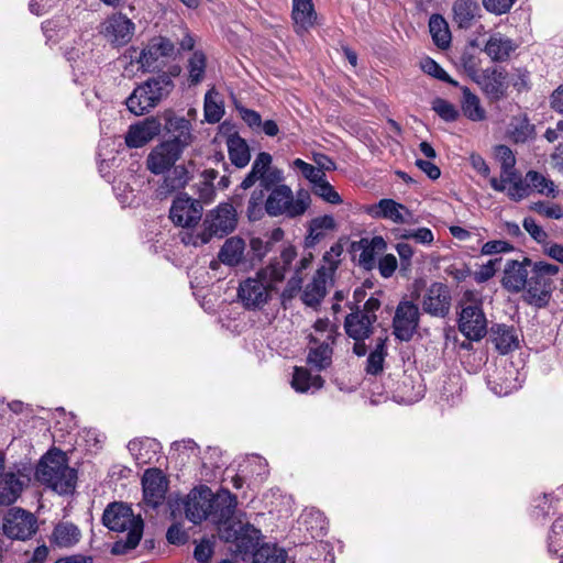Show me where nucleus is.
I'll return each mask as SVG.
<instances>
[{
    "label": "nucleus",
    "instance_id": "nucleus-5",
    "mask_svg": "<svg viewBox=\"0 0 563 563\" xmlns=\"http://www.w3.org/2000/svg\"><path fill=\"white\" fill-rule=\"evenodd\" d=\"M311 206L310 192L299 189L296 192L287 185L274 187L266 197L265 211L269 217L296 219L302 217Z\"/></svg>",
    "mask_w": 563,
    "mask_h": 563
},
{
    "label": "nucleus",
    "instance_id": "nucleus-44",
    "mask_svg": "<svg viewBox=\"0 0 563 563\" xmlns=\"http://www.w3.org/2000/svg\"><path fill=\"white\" fill-rule=\"evenodd\" d=\"M528 183V189H534L539 194L555 197L556 186L554 183L536 170H529L525 177Z\"/></svg>",
    "mask_w": 563,
    "mask_h": 563
},
{
    "label": "nucleus",
    "instance_id": "nucleus-21",
    "mask_svg": "<svg viewBox=\"0 0 563 563\" xmlns=\"http://www.w3.org/2000/svg\"><path fill=\"white\" fill-rule=\"evenodd\" d=\"M162 124L154 118L132 124L125 135V144L131 148L142 147L161 133Z\"/></svg>",
    "mask_w": 563,
    "mask_h": 563
},
{
    "label": "nucleus",
    "instance_id": "nucleus-19",
    "mask_svg": "<svg viewBox=\"0 0 563 563\" xmlns=\"http://www.w3.org/2000/svg\"><path fill=\"white\" fill-rule=\"evenodd\" d=\"M179 158L178 148L163 141L147 155L146 167L151 173L161 175L169 170Z\"/></svg>",
    "mask_w": 563,
    "mask_h": 563
},
{
    "label": "nucleus",
    "instance_id": "nucleus-40",
    "mask_svg": "<svg viewBox=\"0 0 563 563\" xmlns=\"http://www.w3.org/2000/svg\"><path fill=\"white\" fill-rule=\"evenodd\" d=\"M429 31L434 44L440 48H448L451 43V32L445 19L440 14L431 15Z\"/></svg>",
    "mask_w": 563,
    "mask_h": 563
},
{
    "label": "nucleus",
    "instance_id": "nucleus-39",
    "mask_svg": "<svg viewBox=\"0 0 563 563\" xmlns=\"http://www.w3.org/2000/svg\"><path fill=\"white\" fill-rule=\"evenodd\" d=\"M323 378L320 375L312 376L307 368L295 367L291 386L299 393L318 390L323 386Z\"/></svg>",
    "mask_w": 563,
    "mask_h": 563
},
{
    "label": "nucleus",
    "instance_id": "nucleus-53",
    "mask_svg": "<svg viewBox=\"0 0 563 563\" xmlns=\"http://www.w3.org/2000/svg\"><path fill=\"white\" fill-rule=\"evenodd\" d=\"M312 192L328 203L340 205L342 202L341 196L335 191L327 178L317 186H313Z\"/></svg>",
    "mask_w": 563,
    "mask_h": 563
},
{
    "label": "nucleus",
    "instance_id": "nucleus-60",
    "mask_svg": "<svg viewBox=\"0 0 563 563\" xmlns=\"http://www.w3.org/2000/svg\"><path fill=\"white\" fill-rule=\"evenodd\" d=\"M523 229L530 236L538 243H544L548 239V233L536 222L532 218H525Z\"/></svg>",
    "mask_w": 563,
    "mask_h": 563
},
{
    "label": "nucleus",
    "instance_id": "nucleus-37",
    "mask_svg": "<svg viewBox=\"0 0 563 563\" xmlns=\"http://www.w3.org/2000/svg\"><path fill=\"white\" fill-rule=\"evenodd\" d=\"M245 243L242 239L233 236L228 239L219 252V260L229 266H236L243 260Z\"/></svg>",
    "mask_w": 563,
    "mask_h": 563
},
{
    "label": "nucleus",
    "instance_id": "nucleus-54",
    "mask_svg": "<svg viewBox=\"0 0 563 563\" xmlns=\"http://www.w3.org/2000/svg\"><path fill=\"white\" fill-rule=\"evenodd\" d=\"M422 70L442 81L449 82L453 86H457V82L453 80L449 74L432 58H426L421 62Z\"/></svg>",
    "mask_w": 563,
    "mask_h": 563
},
{
    "label": "nucleus",
    "instance_id": "nucleus-1",
    "mask_svg": "<svg viewBox=\"0 0 563 563\" xmlns=\"http://www.w3.org/2000/svg\"><path fill=\"white\" fill-rule=\"evenodd\" d=\"M103 525L112 531H128L125 539L115 541L111 553L122 555L137 547L143 534V520L140 516L135 517L132 509L123 504L113 503L109 505L102 516Z\"/></svg>",
    "mask_w": 563,
    "mask_h": 563
},
{
    "label": "nucleus",
    "instance_id": "nucleus-46",
    "mask_svg": "<svg viewBox=\"0 0 563 563\" xmlns=\"http://www.w3.org/2000/svg\"><path fill=\"white\" fill-rule=\"evenodd\" d=\"M224 114V109L219 100V93L213 89L209 90L205 97V118L209 123L219 122Z\"/></svg>",
    "mask_w": 563,
    "mask_h": 563
},
{
    "label": "nucleus",
    "instance_id": "nucleus-33",
    "mask_svg": "<svg viewBox=\"0 0 563 563\" xmlns=\"http://www.w3.org/2000/svg\"><path fill=\"white\" fill-rule=\"evenodd\" d=\"M261 538V530L249 523L243 526L235 537V551L242 555L253 554L258 549Z\"/></svg>",
    "mask_w": 563,
    "mask_h": 563
},
{
    "label": "nucleus",
    "instance_id": "nucleus-29",
    "mask_svg": "<svg viewBox=\"0 0 563 563\" xmlns=\"http://www.w3.org/2000/svg\"><path fill=\"white\" fill-rule=\"evenodd\" d=\"M211 504L210 516L218 522H227L233 517L238 500L228 489H221L216 495L211 493Z\"/></svg>",
    "mask_w": 563,
    "mask_h": 563
},
{
    "label": "nucleus",
    "instance_id": "nucleus-63",
    "mask_svg": "<svg viewBox=\"0 0 563 563\" xmlns=\"http://www.w3.org/2000/svg\"><path fill=\"white\" fill-rule=\"evenodd\" d=\"M515 0H483L484 8L494 14H504L510 10Z\"/></svg>",
    "mask_w": 563,
    "mask_h": 563
},
{
    "label": "nucleus",
    "instance_id": "nucleus-14",
    "mask_svg": "<svg viewBox=\"0 0 563 563\" xmlns=\"http://www.w3.org/2000/svg\"><path fill=\"white\" fill-rule=\"evenodd\" d=\"M419 308L411 301H400L393 320L394 334L401 341H409L419 325Z\"/></svg>",
    "mask_w": 563,
    "mask_h": 563
},
{
    "label": "nucleus",
    "instance_id": "nucleus-13",
    "mask_svg": "<svg viewBox=\"0 0 563 563\" xmlns=\"http://www.w3.org/2000/svg\"><path fill=\"white\" fill-rule=\"evenodd\" d=\"M419 302L426 313L444 318L451 308L450 289L442 283H432L419 298Z\"/></svg>",
    "mask_w": 563,
    "mask_h": 563
},
{
    "label": "nucleus",
    "instance_id": "nucleus-10",
    "mask_svg": "<svg viewBox=\"0 0 563 563\" xmlns=\"http://www.w3.org/2000/svg\"><path fill=\"white\" fill-rule=\"evenodd\" d=\"M134 32V22L121 12L110 14L99 26V33L115 47L126 45Z\"/></svg>",
    "mask_w": 563,
    "mask_h": 563
},
{
    "label": "nucleus",
    "instance_id": "nucleus-58",
    "mask_svg": "<svg viewBox=\"0 0 563 563\" xmlns=\"http://www.w3.org/2000/svg\"><path fill=\"white\" fill-rule=\"evenodd\" d=\"M501 262V257L489 260L486 264H483L478 271L475 272L474 278L478 283H484L490 279L496 271L497 265Z\"/></svg>",
    "mask_w": 563,
    "mask_h": 563
},
{
    "label": "nucleus",
    "instance_id": "nucleus-4",
    "mask_svg": "<svg viewBox=\"0 0 563 563\" xmlns=\"http://www.w3.org/2000/svg\"><path fill=\"white\" fill-rule=\"evenodd\" d=\"M238 223L236 210L231 203H220L207 213L203 220V230L200 232H185L181 241L186 245L199 246L207 244L213 236L222 238L231 233Z\"/></svg>",
    "mask_w": 563,
    "mask_h": 563
},
{
    "label": "nucleus",
    "instance_id": "nucleus-26",
    "mask_svg": "<svg viewBox=\"0 0 563 563\" xmlns=\"http://www.w3.org/2000/svg\"><path fill=\"white\" fill-rule=\"evenodd\" d=\"M489 184L496 191L504 192L507 190V196L514 201H520L529 195L528 183L521 179L518 172L500 178L492 177Z\"/></svg>",
    "mask_w": 563,
    "mask_h": 563
},
{
    "label": "nucleus",
    "instance_id": "nucleus-11",
    "mask_svg": "<svg viewBox=\"0 0 563 563\" xmlns=\"http://www.w3.org/2000/svg\"><path fill=\"white\" fill-rule=\"evenodd\" d=\"M459 330L471 341H479L487 333V319L477 302L463 305L459 317Z\"/></svg>",
    "mask_w": 563,
    "mask_h": 563
},
{
    "label": "nucleus",
    "instance_id": "nucleus-50",
    "mask_svg": "<svg viewBox=\"0 0 563 563\" xmlns=\"http://www.w3.org/2000/svg\"><path fill=\"white\" fill-rule=\"evenodd\" d=\"M548 547L549 552L563 556V517L552 523Z\"/></svg>",
    "mask_w": 563,
    "mask_h": 563
},
{
    "label": "nucleus",
    "instance_id": "nucleus-3",
    "mask_svg": "<svg viewBox=\"0 0 563 563\" xmlns=\"http://www.w3.org/2000/svg\"><path fill=\"white\" fill-rule=\"evenodd\" d=\"M36 478L59 495L71 494L76 486V471L68 466L66 455L49 451L40 461Z\"/></svg>",
    "mask_w": 563,
    "mask_h": 563
},
{
    "label": "nucleus",
    "instance_id": "nucleus-34",
    "mask_svg": "<svg viewBox=\"0 0 563 563\" xmlns=\"http://www.w3.org/2000/svg\"><path fill=\"white\" fill-rule=\"evenodd\" d=\"M227 146L231 163L238 167H245L251 159L250 147L244 139L238 134L229 135Z\"/></svg>",
    "mask_w": 563,
    "mask_h": 563
},
{
    "label": "nucleus",
    "instance_id": "nucleus-51",
    "mask_svg": "<svg viewBox=\"0 0 563 563\" xmlns=\"http://www.w3.org/2000/svg\"><path fill=\"white\" fill-rule=\"evenodd\" d=\"M190 82L196 85L203 78L206 70V57L201 52H195L188 64Z\"/></svg>",
    "mask_w": 563,
    "mask_h": 563
},
{
    "label": "nucleus",
    "instance_id": "nucleus-25",
    "mask_svg": "<svg viewBox=\"0 0 563 563\" xmlns=\"http://www.w3.org/2000/svg\"><path fill=\"white\" fill-rule=\"evenodd\" d=\"M372 217L390 220L395 223H408L412 213L404 205L393 199H382L368 210Z\"/></svg>",
    "mask_w": 563,
    "mask_h": 563
},
{
    "label": "nucleus",
    "instance_id": "nucleus-16",
    "mask_svg": "<svg viewBox=\"0 0 563 563\" xmlns=\"http://www.w3.org/2000/svg\"><path fill=\"white\" fill-rule=\"evenodd\" d=\"M210 512H212L211 489L206 486L192 489L185 503L187 519L198 525L209 518Z\"/></svg>",
    "mask_w": 563,
    "mask_h": 563
},
{
    "label": "nucleus",
    "instance_id": "nucleus-41",
    "mask_svg": "<svg viewBox=\"0 0 563 563\" xmlns=\"http://www.w3.org/2000/svg\"><path fill=\"white\" fill-rule=\"evenodd\" d=\"M332 343L322 342L317 346L310 347L307 363L317 371H323L330 366L332 362Z\"/></svg>",
    "mask_w": 563,
    "mask_h": 563
},
{
    "label": "nucleus",
    "instance_id": "nucleus-2",
    "mask_svg": "<svg viewBox=\"0 0 563 563\" xmlns=\"http://www.w3.org/2000/svg\"><path fill=\"white\" fill-rule=\"evenodd\" d=\"M283 275L274 268H262L252 277L242 280L238 287V299L246 310H261L272 299Z\"/></svg>",
    "mask_w": 563,
    "mask_h": 563
},
{
    "label": "nucleus",
    "instance_id": "nucleus-12",
    "mask_svg": "<svg viewBox=\"0 0 563 563\" xmlns=\"http://www.w3.org/2000/svg\"><path fill=\"white\" fill-rule=\"evenodd\" d=\"M36 518L33 514L12 508L3 518V532L10 539L26 540L36 531Z\"/></svg>",
    "mask_w": 563,
    "mask_h": 563
},
{
    "label": "nucleus",
    "instance_id": "nucleus-55",
    "mask_svg": "<svg viewBox=\"0 0 563 563\" xmlns=\"http://www.w3.org/2000/svg\"><path fill=\"white\" fill-rule=\"evenodd\" d=\"M343 252V247L341 244H333L328 252L323 255V262L325 265H322L319 269H324L329 273V277L332 278L334 271L338 267L340 262V256Z\"/></svg>",
    "mask_w": 563,
    "mask_h": 563
},
{
    "label": "nucleus",
    "instance_id": "nucleus-52",
    "mask_svg": "<svg viewBox=\"0 0 563 563\" xmlns=\"http://www.w3.org/2000/svg\"><path fill=\"white\" fill-rule=\"evenodd\" d=\"M432 110L446 122H453L459 118L455 106L442 98H435L432 101Z\"/></svg>",
    "mask_w": 563,
    "mask_h": 563
},
{
    "label": "nucleus",
    "instance_id": "nucleus-23",
    "mask_svg": "<svg viewBox=\"0 0 563 563\" xmlns=\"http://www.w3.org/2000/svg\"><path fill=\"white\" fill-rule=\"evenodd\" d=\"M165 128L170 137L164 142L178 148V154L181 156L185 148L194 141L190 121L184 117H173L167 120Z\"/></svg>",
    "mask_w": 563,
    "mask_h": 563
},
{
    "label": "nucleus",
    "instance_id": "nucleus-62",
    "mask_svg": "<svg viewBox=\"0 0 563 563\" xmlns=\"http://www.w3.org/2000/svg\"><path fill=\"white\" fill-rule=\"evenodd\" d=\"M514 250V246L501 240L488 241L482 247V254L484 255H493L499 253H506Z\"/></svg>",
    "mask_w": 563,
    "mask_h": 563
},
{
    "label": "nucleus",
    "instance_id": "nucleus-47",
    "mask_svg": "<svg viewBox=\"0 0 563 563\" xmlns=\"http://www.w3.org/2000/svg\"><path fill=\"white\" fill-rule=\"evenodd\" d=\"M265 201V190L263 188L254 189L246 207V216L250 221H257L263 218L264 213H266Z\"/></svg>",
    "mask_w": 563,
    "mask_h": 563
},
{
    "label": "nucleus",
    "instance_id": "nucleus-24",
    "mask_svg": "<svg viewBox=\"0 0 563 563\" xmlns=\"http://www.w3.org/2000/svg\"><path fill=\"white\" fill-rule=\"evenodd\" d=\"M29 478L20 471H7L0 475V505H11L21 495Z\"/></svg>",
    "mask_w": 563,
    "mask_h": 563
},
{
    "label": "nucleus",
    "instance_id": "nucleus-36",
    "mask_svg": "<svg viewBox=\"0 0 563 563\" xmlns=\"http://www.w3.org/2000/svg\"><path fill=\"white\" fill-rule=\"evenodd\" d=\"M478 10L476 0H457L453 4L454 22L460 29H470Z\"/></svg>",
    "mask_w": 563,
    "mask_h": 563
},
{
    "label": "nucleus",
    "instance_id": "nucleus-27",
    "mask_svg": "<svg viewBox=\"0 0 563 563\" xmlns=\"http://www.w3.org/2000/svg\"><path fill=\"white\" fill-rule=\"evenodd\" d=\"M332 278L324 269H318L310 283L306 285L301 294L302 302L312 308H317L327 295V286Z\"/></svg>",
    "mask_w": 563,
    "mask_h": 563
},
{
    "label": "nucleus",
    "instance_id": "nucleus-35",
    "mask_svg": "<svg viewBox=\"0 0 563 563\" xmlns=\"http://www.w3.org/2000/svg\"><path fill=\"white\" fill-rule=\"evenodd\" d=\"M515 48L510 38L497 33L489 37L484 51L493 60H506Z\"/></svg>",
    "mask_w": 563,
    "mask_h": 563
},
{
    "label": "nucleus",
    "instance_id": "nucleus-43",
    "mask_svg": "<svg viewBox=\"0 0 563 563\" xmlns=\"http://www.w3.org/2000/svg\"><path fill=\"white\" fill-rule=\"evenodd\" d=\"M54 542L60 548H69L80 539L79 529L73 523H59L53 532Z\"/></svg>",
    "mask_w": 563,
    "mask_h": 563
},
{
    "label": "nucleus",
    "instance_id": "nucleus-56",
    "mask_svg": "<svg viewBox=\"0 0 563 563\" xmlns=\"http://www.w3.org/2000/svg\"><path fill=\"white\" fill-rule=\"evenodd\" d=\"M297 253L294 247H286L282 251L280 257L278 260H274L268 266L265 268H274L275 271H279L283 275V279L285 278V274L290 266L291 262L295 260Z\"/></svg>",
    "mask_w": 563,
    "mask_h": 563
},
{
    "label": "nucleus",
    "instance_id": "nucleus-28",
    "mask_svg": "<svg viewBox=\"0 0 563 563\" xmlns=\"http://www.w3.org/2000/svg\"><path fill=\"white\" fill-rule=\"evenodd\" d=\"M291 18L297 34L311 29L317 21V13L312 0H292Z\"/></svg>",
    "mask_w": 563,
    "mask_h": 563
},
{
    "label": "nucleus",
    "instance_id": "nucleus-6",
    "mask_svg": "<svg viewBox=\"0 0 563 563\" xmlns=\"http://www.w3.org/2000/svg\"><path fill=\"white\" fill-rule=\"evenodd\" d=\"M173 87L174 82L166 74L150 78L132 91L125 104L133 114L143 115L166 98Z\"/></svg>",
    "mask_w": 563,
    "mask_h": 563
},
{
    "label": "nucleus",
    "instance_id": "nucleus-32",
    "mask_svg": "<svg viewBox=\"0 0 563 563\" xmlns=\"http://www.w3.org/2000/svg\"><path fill=\"white\" fill-rule=\"evenodd\" d=\"M507 135L515 143H526L534 137V125L526 113L514 115L508 124Z\"/></svg>",
    "mask_w": 563,
    "mask_h": 563
},
{
    "label": "nucleus",
    "instance_id": "nucleus-45",
    "mask_svg": "<svg viewBox=\"0 0 563 563\" xmlns=\"http://www.w3.org/2000/svg\"><path fill=\"white\" fill-rule=\"evenodd\" d=\"M286 552L272 544H263L253 553V563H285Z\"/></svg>",
    "mask_w": 563,
    "mask_h": 563
},
{
    "label": "nucleus",
    "instance_id": "nucleus-20",
    "mask_svg": "<svg viewBox=\"0 0 563 563\" xmlns=\"http://www.w3.org/2000/svg\"><path fill=\"white\" fill-rule=\"evenodd\" d=\"M144 501L157 507L165 499L167 492V479L162 471L157 468L147 470L142 478Z\"/></svg>",
    "mask_w": 563,
    "mask_h": 563
},
{
    "label": "nucleus",
    "instance_id": "nucleus-15",
    "mask_svg": "<svg viewBox=\"0 0 563 563\" xmlns=\"http://www.w3.org/2000/svg\"><path fill=\"white\" fill-rule=\"evenodd\" d=\"M201 217L202 206L199 200L188 196H179L173 201L169 218L176 225L190 228L197 224Z\"/></svg>",
    "mask_w": 563,
    "mask_h": 563
},
{
    "label": "nucleus",
    "instance_id": "nucleus-7",
    "mask_svg": "<svg viewBox=\"0 0 563 563\" xmlns=\"http://www.w3.org/2000/svg\"><path fill=\"white\" fill-rule=\"evenodd\" d=\"M559 273V267L545 262L532 263L531 275L526 285L525 299L528 303L536 307H544L554 288V277Z\"/></svg>",
    "mask_w": 563,
    "mask_h": 563
},
{
    "label": "nucleus",
    "instance_id": "nucleus-48",
    "mask_svg": "<svg viewBox=\"0 0 563 563\" xmlns=\"http://www.w3.org/2000/svg\"><path fill=\"white\" fill-rule=\"evenodd\" d=\"M385 342L386 338H378L376 347L367 357L366 373L371 375H377L383 371V364L385 360Z\"/></svg>",
    "mask_w": 563,
    "mask_h": 563
},
{
    "label": "nucleus",
    "instance_id": "nucleus-59",
    "mask_svg": "<svg viewBox=\"0 0 563 563\" xmlns=\"http://www.w3.org/2000/svg\"><path fill=\"white\" fill-rule=\"evenodd\" d=\"M532 209L549 219L559 220L563 218V208L560 205L537 202Z\"/></svg>",
    "mask_w": 563,
    "mask_h": 563
},
{
    "label": "nucleus",
    "instance_id": "nucleus-64",
    "mask_svg": "<svg viewBox=\"0 0 563 563\" xmlns=\"http://www.w3.org/2000/svg\"><path fill=\"white\" fill-rule=\"evenodd\" d=\"M396 269L397 258L395 255L386 254L378 261V271L383 277L388 278L393 276Z\"/></svg>",
    "mask_w": 563,
    "mask_h": 563
},
{
    "label": "nucleus",
    "instance_id": "nucleus-18",
    "mask_svg": "<svg viewBox=\"0 0 563 563\" xmlns=\"http://www.w3.org/2000/svg\"><path fill=\"white\" fill-rule=\"evenodd\" d=\"M174 44L166 37H154L135 56L136 63L144 71H151L156 67L162 57L170 56L174 53Z\"/></svg>",
    "mask_w": 563,
    "mask_h": 563
},
{
    "label": "nucleus",
    "instance_id": "nucleus-38",
    "mask_svg": "<svg viewBox=\"0 0 563 563\" xmlns=\"http://www.w3.org/2000/svg\"><path fill=\"white\" fill-rule=\"evenodd\" d=\"M461 108L463 114L471 121L479 122L486 119V111L481 106L479 98L467 87L462 88Z\"/></svg>",
    "mask_w": 563,
    "mask_h": 563
},
{
    "label": "nucleus",
    "instance_id": "nucleus-57",
    "mask_svg": "<svg viewBox=\"0 0 563 563\" xmlns=\"http://www.w3.org/2000/svg\"><path fill=\"white\" fill-rule=\"evenodd\" d=\"M335 227L333 217L322 216L314 218L310 223L309 236L318 240L322 235L323 230H332Z\"/></svg>",
    "mask_w": 563,
    "mask_h": 563
},
{
    "label": "nucleus",
    "instance_id": "nucleus-8",
    "mask_svg": "<svg viewBox=\"0 0 563 563\" xmlns=\"http://www.w3.org/2000/svg\"><path fill=\"white\" fill-rule=\"evenodd\" d=\"M380 308V301L369 297L363 309H356L346 316L344 328L346 334L355 341H364L373 332V324L377 320L376 311Z\"/></svg>",
    "mask_w": 563,
    "mask_h": 563
},
{
    "label": "nucleus",
    "instance_id": "nucleus-22",
    "mask_svg": "<svg viewBox=\"0 0 563 563\" xmlns=\"http://www.w3.org/2000/svg\"><path fill=\"white\" fill-rule=\"evenodd\" d=\"M532 266V261L525 257L521 262L508 261L503 276V286L512 292H519L526 288L528 283V267Z\"/></svg>",
    "mask_w": 563,
    "mask_h": 563
},
{
    "label": "nucleus",
    "instance_id": "nucleus-9",
    "mask_svg": "<svg viewBox=\"0 0 563 563\" xmlns=\"http://www.w3.org/2000/svg\"><path fill=\"white\" fill-rule=\"evenodd\" d=\"M272 155L261 152L252 164L250 173L242 180L240 188L250 189L260 181V187L271 191L274 187L282 185L283 173L278 168L272 167Z\"/></svg>",
    "mask_w": 563,
    "mask_h": 563
},
{
    "label": "nucleus",
    "instance_id": "nucleus-42",
    "mask_svg": "<svg viewBox=\"0 0 563 563\" xmlns=\"http://www.w3.org/2000/svg\"><path fill=\"white\" fill-rule=\"evenodd\" d=\"M313 330L316 334H309V342L311 344H318L322 342L334 343L338 335V327L332 323L329 319H318L313 323Z\"/></svg>",
    "mask_w": 563,
    "mask_h": 563
},
{
    "label": "nucleus",
    "instance_id": "nucleus-61",
    "mask_svg": "<svg viewBox=\"0 0 563 563\" xmlns=\"http://www.w3.org/2000/svg\"><path fill=\"white\" fill-rule=\"evenodd\" d=\"M179 189H183V187L178 186V184L176 183V179L172 176V174L169 172H167V174L164 176L163 181L158 186L156 194H157V197H159L161 199H165L169 195H172L173 192H175L176 190H179Z\"/></svg>",
    "mask_w": 563,
    "mask_h": 563
},
{
    "label": "nucleus",
    "instance_id": "nucleus-31",
    "mask_svg": "<svg viewBox=\"0 0 563 563\" xmlns=\"http://www.w3.org/2000/svg\"><path fill=\"white\" fill-rule=\"evenodd\" d=\"M358 249L361 250L358 256L360 266L366 271H371L376 265V255L385 251L386 242L378 235L372 239H362L358 242Z\"/></svg>",
    "mask_w": 563,
    "mask_h": 563
},
{
    "label": "nucleus",
    "instance_id": "nucleus-30",
    "mask_svg": "<svg viewBox=\"0 0 563 563\" xmlns=\"http://www.w3.org/2000/svg\"><path fill=\"white\" fill-rule=\"evenodd\" d=\"M490 339L501 354H507L519 345L517 330L506 324H494L490 328Z\"/></svg>",
    "mask_w": 563,
    "mask_h": 563
},
{
    "label": "nucleus",
    "instance_id": "nucleus-49",
    "mask_svg": "<svg viewBox=\"0 0 563 563\" xmlns=\"http://www.w3.org/2000/svg\"><path fill=\"white\" fill-rule=\"evenodd\" d=\"M495 155L500 163V177L509 176L517 172L515 168L516 157L512 151L506 145H498L495 147Z\"/></svg>",
    "mask_w": 563,
    "mask_h": 563
},
{
    "label": "nucleus",
    "instance_id": "nucleus-17",
    "mask_svg": "<svg viewBox=\"0 0 563 563\" xmlns=\"http://www.w3.org/2000/svg\"><path fill=\"white\" fill-rule=\"evenodd\" d=\"M478 85L488 99L498 101L507 96L508 74L501 67L486 68L478 79Z\"/></svg>",
    "mask_w": 563,
    "mask_h": 563
}]
</instances>
